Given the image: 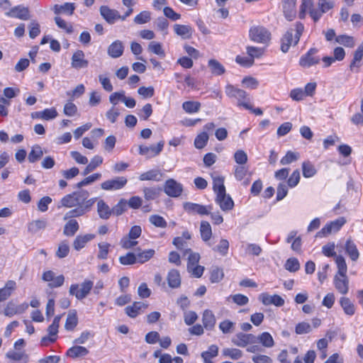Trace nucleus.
I'll list each match as a JSON object with an SVG mask.
<instances>
[{
	"mask_svg": "<svg viewBox=\"0 0 363 363\" xmlns=\"http://www.w3.org/2000/svg\"><path fill=\"white\" fill-rule=\"evenodd\" d=\"M6 357L14 361H21L22 363H28L29 359L28 355L24 352H9L6 353Z\"/></svg>",
	"mask_w": 363,
	"mask_h": 363,
	"instance_id": "49",
	"label": "nucleus"
},
{
	"mask_svg": "<svg viewBox=\"0 0 363 363\" xmlns=\"http://www.w3.org/2000/svg\"><path fill=\"white\" fill-rule=\"evenodd\" d=\"M127 179L124 177H118L112 179H108L101 184L104 190L113 191L122 189L127 184Z\"/></svg>",
	"mask_w": 363,
	"mask_h": 363,
	"instance_id": "11",
	"label": "nucleus"
},
{
	"mask_svg": "<svg viewBox=\"0 0 363 363\" xmlns=\"http://www.w3.org/2000/svg\"><path fill=\"white\" fill-rule=\"evenodd\" d=\"M335 40L345 47L353 48L354 46V38L347 35H340L335 38Z\"/></svg>",
	"mask_w": 363,
	"mask_h": 363,
	"instance_id": "53",
	"label": "nucleus"
},
{
	"mask_svg": "<svg viewBox=\"0 0 363 363\" xmlns=\"http://www.w3.org/2000/svg\"><path fill=\"white\" fill-rule=\"evenodd\" d=\"M99 11L103 18L109 24H113L117 20H120L121 15L118 11L108 6H101Z\"/></svg>",
	"mask_w": 363,
	"mask_h": 363,
	"instance_id": "14",
	"label": "nucleus"
},
{
	"mask_svg": "<svg viewBox=\"0 0 363 363\" xmlns=\"http://www.w3.org/2000/svg\"><path fill=\"white\" fill-rule=\"evenodd\" d=\"M95 238L94 234H86L84 235H79L76 237L73 242V247L74 250L79 251L84 248L86 245Z\"/></svg>",
	"mask_w": 363,
	"mask_h": 363,
	"instance_id": "26",
	"label": "nucleus"
},
{
	"mask_svg": "<svg viewBox=\"0 0 363 363\" xmlns=\"http://www.w3.org/2000/svg\"><path fill=\"white\" fill-rule=\"evenodd\" d=\"M124 45L122 41L116 40L113 41L107 49L108 55L112 58H118L123 55Z\"/></svg>",
	"mask_w": 363,
	"mask_h": 363,
	"instance_id": "20",
	"label": "nucleus"
},
{
	"mask_svg": "<svg viewBox=\"0 0 363 363\" xmlns=\"http://www.w3.org/2000/svg\"><path fill=\"white\" fill-rule=\"evenodd\" d=\"M183 208L189 214L197 213L199 215L203 216L208 215L210 213L207 206L199 203L185 202L183 203ZM208 208L211 209V206H208Z\"/></svg>",
	"mask_w": 363,
	"mask_h": 363,
	"instance_id": "12",
	"label": "nucleus"
},
{
	"mask_svg": "<svg viewBox=\"0 0 363 363\" xmlns=\"http://www.w3.org/2000/svg\"><path fill=\"white\" fill-rule=\"evenodd\" d=\"M16 288V283L13 280H9L4 288L0 289V302L8 299Z\"/></svg>",
	"mask_w": 363,
	"mask_h": 363,
	"instance_id": "27",
	"label": "nucleus"
},
{
	"mask_svg": "<svg viewBox=\"0 0 363 363\" xmlns=\"http://www.w3.org/2000/svg\"><path fill=\"white\" fill-rule=\"evenodd\" d=\"M119 262L123 265L134 264L137 262L136 255L133 252H128L123 256H121Z\"/></svg>",
	"mask_w": 363,
	"mask_h": 363,
	"instance_id": "59",
	"label": "nucleus"
},
{
	"mask_svg": "<svg viewBox=\"0 0 363 363\" xmlns=\"http://www.w3.org/2000/svg\"><path fill=\"white\" fill-rule=\"evenodd\" d=\"M200 233L202 240L208 242L211 238L212 230L211 225L207 221H201L200 226Z\"/></svg>",
	"mask_w": 363,
	"mask_h": 363,
	"instance_id": "41",
	"label": "nucleus"
},
{
	"mask_svg": "<svg viewBox=\"0 0 363 363\" xmlns=\"http://www.w3.org/2000/svg\"><path fill=\"white\" fill-rule=\"evenodd\" d=\"M5 15L9 18H16L23 21H27L30 18L28 8L23 5H18L11 8L5 12Z\"/></svg>",
	"mask_w": 363,
	"mask_h": 363,
	"instance_id": "9",
	"label": "nucleus"
},
{
	"mask_svg": "<svg viewBox=\"0 0 363 363\" xmlns=\"http://www.w3.org/2000/svg\"><path fill=\"white\" fill-rule=\"evenodd\" d=\"M62 315H56L54 318L52 324L49 325V327L48 328V332L50 336L57 337L60 322L62 318Z\"/></svg>",
	"mask_w": 363,
	"mask_h": 363,
	"instance_id": "48",
	"label": "nucleus"
},
{
	"mask_svg": "<svg viewBox=\"0 0 363 363\" xmlns=\"http://www.w3.org/2000/svg\"><path fill=\"white\" fill-rule=\"evenodd\" d=\"M94 283L90 280H84L80 285L74 284L70 286L69 293L78 300H82L87 296L93 288Z\"/></svg>",
	"mask_w": 363,
	"mask_h": 363,
	"instance_id": "4",
	"label": "nucleus"
},
{
	"mask_svg": "<svg viewBox=\"0 0 363 363\" xmlns=\"http://www.w3.org/2000/svg\"><path fill=\"white\" fill-rule=\"evenodd\" d=\"M103 163V158L99 155H95L91 160L89 164L84 169L82 174L84 176L87 175L90 172H93L96 167L100 166Z\"/></svg>",
	"mask_w": 363,
	"mask_h": 363,
	"instance_id": "38",
	"label": "nucleus"
},
{
	"mask_svg": "<svg viewBox=\"0 0 363 363\" xmlns=\"http://www.w3.org/2000/svg\"><path fill=\"white\" fill-rule=\"evenodd\" d=\"M149 221L151 224L157 228H166L167 225V221L163 217L159 215H152L149 218Z\"/></svg>",
	"mask_w": 363,
	"mask_h": 363,
	"instance_id": "57",
	"label": "nucleus"
},
{
	"mask_svg": "<svg viewBox=\"0 0 363 363\" xmlns=\"http://www.w3.org/2000/svg\"><path fill=\"white\" fill-rule=\"evenodd\" d=\"M215 201L223 211H230L234 207V202L232 198L226 192L216 196Z\"/></svg>",
	"mask_w": 363,
	"mask_h": 363,
	"instance_id": "16",
	"label": "nucleus"
},
{
	"mask_svg": "<svg viewBox=\"0 0 363 363\" xmlns=\"http://www.w3.org/2000/svg\"><path fill=\"white\" fill-rule=\"evenodd\" d=\"M218 354V347L216 345H211L209 346L207 351H204L201 353V357L203 359L204 363H213L212 359L216 357Z\"/></svg>",
	"mask_w": 363,
	"mask_h": 363,
	"instance_id": "36",
	"label": "nucleus"
},
{
	"mask_svg": "<svg viewBox=\"0 0 363 363\" xmlns=\"http://www.w3.org/2000/svg\"><path fill=\"white\" fill-rule=\"evenodd\" d=\"M77 324L78 318L77 315V311L75 310L69 311L68 312L66 322L65 324V330L69 331L73 330L76 328Z\"/></svg>",
	"mask_w": 363,
	"mask_h": 363,
	"instance_id": "35",
	"label": "nucleus"
},
{
	"mask_svg": "<svg viewBox=\"0 0 363 363\" xmlns=\"http://www.w3.org/2000/svg\"><path fill=\"white\" fill-rule=\"evenodd\" d=\"M72 67L76 69L86 68L89 65V62L85 59L84 52L81 50L75 51L71 58Z\"/></svg>",
	"mask_w": 363,
	"mask_h": 363,
	"instance_id": "13",
	"label": "nucleus"
},
{
	"mask_svg": "<svg viewBox=\"0 0 363 363\" xmlns=\"http://www.w3.org/2000/svg\"><path fill=\"white\" fill-rule=\"evenodd\" d=\"M258 341L265 347H272L274 345L272 336L267 332H264L257 337Z\"/></svg>",
	"mask_w": 363,
	"mask_h": 363,
	"instance_id": "45",
	"label": "nucleus"
},
{
	"mask_svg": "<svg viewBox=\"0 0 363 363\" xmlns=\"http://www.w3.org/2000/svg\"><path fill=\"white\" fill-rule=\"evenodd\" d=\"M89 196L86 191H75L62 198L57 208H72L82 203Z\"/></svg>",
	"mask_w": 363,
	"mask_h": 363,
	"instance_id": "2",
	"label": "nucleus"
},
{
	"mask_svg": "<svg viewBox=\"0 0 363 363\" xmlns=\"http://www.w3.org/2000/svg\"><path fill=\"white\" fill-rule=\"evenodd\" d=\"M164 193L173 198L179 197L183 191V186L174 179H167L164 184Z\"/></svg>",
	"mask_w": 363,
	"mask_h": 363,
	"instance_id": "8",
	"label": "nucleus"
},
{
	"mask_svg": "<svg viewBox=\"0 0 363 363\" xmlns=\"http://www.w3.org/2000/svg\"><path fill=\"white\" fill-rule=\"evenodd\" d=\"M89 350L82 346H73L67 351V355L72 358L84 357L88 354Z\"/></svg>",
	"mask_w": 363,
	"mask_h": 363,
	"instance_id": "37",
	"label": "nucleus"
},
{
	"mask_svg": "<svg viewBox=\"0 0 363 363\" xmlns=\"http://www.w3.org/2000/svg\"><path fill=\"white\" fill-rule=\"evenodd\" d=\"M225 94L230 98L237 99L238 106H243L246 109L252 108V106L245 101L247 99V94L244 90L236 88L231 84H228L225 86Z\"/></svg>",
	"mask_w": 363,
	"mask_h": 363,
	"instance_id": "5",
	"label": "nucleus"
},
{
	"mask_svg": "<svg viewBox=\"0 0 363 363\" xmlns=\"http://www.w3.org/2000/svg\"><path fill=\"white\" fill-rule=\"evenodd\" d=\"M110 246H111V245L107 242L99 243L98 247H99V251L97 255V258L99 259H107Z\"/></svg>",
	"mask_w": 363,
	"mask_h": 363,
	"instance_id": "62",
	"label": "nucleus"
},
{
	"mask_svg": "<svg viewBox=\"0 0 363 363\" xmlns=\"http://www.w3.org/2000/svg\"><path fill=\"white\" fill-rule=\"evenodd\" d=\"M201 106L199 101H187L183 103L182 108L188 113H194L200 110Z\"/></svg>",
	"mask_w": 363,
	"mask_h": 363,
	"instance_id": "42",
	"label": "nucleus"
},
{
	"mask_svg": "<svg viewBox=\"0 0 363 363\" xmlns=\"http://www.w3.org/2000/svg\"><path fill=\"white\" fill-rule=\"evenodd\" d=\"M208 65L211 69V72L214 75H222L225 73V69L218 60L211 59L208 60Z\"/></svg>",
	"mask_w": 363,
	"mask_h": 363,
	"instance_id": "39",
	"label": "nucleus"
},
{
	"mask_svg": "<svg viewBox=\"0 0 363 363\" xmlns=\"http://www.w3.org/2000/svg\"><path fill=\"white\" fill-rule=\"evenodd\" d=\"M363 58V41L354 52L353 60L350 65V69L352 72H357L360 67V62Z\"/></svg>",
	"mask_w": 363,
	"mask_h": 363,
	"instance_id": "23",
	"label": "nucleus"
},
{
	"mask_svg": "<svg viewBox=\"0 0 363 363\" xmlns=\"http://www.w3.org/2000/svg\"><path fill=\"white\" fill-rule=\"evenodd\" d=\"M345 218L344 217H340L337 219L326 224L317 233L316 237L323 238L333 233H336L345 225Z\"/></svg>",
	"mask_w": 363,
	"mask_h": 363,
	"instance_id": "6",
	"label": "nucleus"
},
{
	"mask_svg": "<svg viewBox=\"0 0 363 363\" xmlns=\"http://www.w3.org/2000/svg\"><path fill=\"white\" fill-rule=\"evenodd\" d=\"M345 250L346 253L349 255L352 261H356L359 258V254L354 242L348 239L345 245Z\"/></svg>",
	"mask_w": 363,
	"mask_h": 363,
	"instance_id": "34",
	"label": "nucleus"
},
{
	"mask_svg": "<svg viewBox=\"0 0 363 363\" xmlns=\"http://www.w3.org/2000/svg\"><path fill=\"white\" fill-rule=\"evenodd\" d=\"M223 354L225 357L237 360L242 357V352L237 348H225L223 350Z\"/></svg>",
	"mask_w": 363,
	"mask_h": 363,
	"instance_id": "50",
	"label": "nucleus"
},
{
	"mask_svg": "<svg viewBox=\"0 0 363 363\" xmlns=\"http://www.w3.org/2000/svg\"><path fill=\"white\" fill-rule=\"evenodd\" d=\"M175 33L184 39H189L191 37L192 29L189 26L175 24L174 26Z\"/></svg>",
	"mask_w": 363,
	"mask_h": 363,
	"instance_id": "33",
	"label": "nucleus"
},
{
	"mask_svg": "<svg viewBox=\"0 0 363 363\" xmlns=\"http://www.w3.org/2000/svg\"><path fill=\"white\" fill-rule=\"evenodd\" d=\"M216 321L215 315L211 310L206 309L203 311L202 323L206 330H213L216 325Z\"/></svg>",
	"mask_w": 363,
	"mask_h": 363,
	"instance_id": "28",
	"label": "nucleus"
},
{
	"mask_svg": "<svg viewBox=\"0 0 363 363\" xmlns=\"http://www.w3.org/2000/svg\"><path fill=\"white\" fill-rule=\"evenodd\" d=\"M69 252V247L67 241L64 240L60 243L57 250L56 252V256L59 258H64L67 257Z\"/></svg>",
	"mask_w": 363,
	"mask_h": 363,
	"instance_id": "61",
	"label": "nucleus"
},
{
	"mask_svg": "<svg viewBox=\"0 0 363 363\" xmlns=\"http://www.w3.org/2000/svg\"><path fill=\"white\" fill-rule=\"evenodd\" d=\"M255 340V336L252 334H245L243 333H238L232 339V342L234 345L245 347L250 343H253Z\"/></svg>",
	"mask_w": 363,
	"mask_h": 363,
	"instance_id": "17",
	"label": "nucleus"
},
{
	"mask_svg": "<svg viewBox=\"0 0 363 363\" xmlns=\"http://www.w3.org/2000/svg\"><path fill=\"white\" fill-rule=\"evenodd\" d=\"M79 225L74 219H69L63 229V234L68 237H72L78 231Z\"/></svg>",
	"mask_w": 363,
	"mask_h": 363,
	"instance_id": "32",
	"label": "nucleus"
},
{
	"mask_svg": "<svg viewBox=\"0 0 363 363\" xmlns=\"http://www.w3.org/2000/svg\"><path fill=\"white\" fill-rule=\"evenodd\" d=\"M168 285L172 289H177L181 286V276L178 270L171 269L167 276Z\"/></svg>",
	"mask_w": 363,
	"mask_h": 363,
	"instance_id": "24",
	"label": "nucleus"
},
{
	"mask_svg": "<svg viewBox=\"0 0 363 363\" xmlns=\"http://www.w3.org/2000/svg\"><path fill=\"white\" fill-rule=\"evenodd\" d=\"M334 285L341 294L345 295L349 291V279L347 275L341 277L339 274H335L334 277Z\"/></svg>",
	"mask_w": 363,
	"mask_h": 363,
	"instance_id": "19",
	"label": "nucleus"
},
{
	"mask_svg": "<svg viewBox=\"0 0 363 363\" xmlns=\"http://www.w3.org/2000/svg\"><path fill=\"white\" fill-rule=\"evenodd\" d=\"M101 177V174L100 173H95L92 175H90L86 178H84L81 182H78L76 184V186L79 189L82 188V186H87L99 179H100Z\"/></svg>",
	"mask_w": 363,
	"mask_h": 363,
	"instance_id": "56",
	"label": "nucleus"
},
{
	"mask_svg": "<svg viewBox=\"0 0 363 363\" xmlns=\"http://www.w3.org/2000/svg\"><path fill=\"white\" fill-rule=\"evenodd\" d=\"M335 262L338 269L337 273L341 277L347 275V267L345 258L342 255L336 256Z\"/></svg>",
	"mask_w": 363,
	"mask_h": 363,
	"instance_id": "51",
	"label": "nucleus"
},
{
	"mask_svg": "<svg viewBox=\"0 0 363 363\" xmlns=\"http://www.w3.org/2000/svg\"><path fill=\"white\" fill-rule=\"evenodd\" d=\"M249 38L255 43L267 44L270 41L271 33L266 28L256 26L250 28Z\"/></svg>",
	"mask_w": 363,
	"mask_h": 363,
	"instance_id": "3",
	"label": "nucleus"
},
{
	"mask_svg": "<svg viewBox=\"0 0 363 363\" xmlns=\"http://www.w3.org/2000/svg\"><path fill=\"white\" fill-rule=\"evenodd\" d=\"M148 50L154 54H156L162 57H164L165 56V52L164 50L162 48L161 43L156 42V41H152L148 45Z\"/></svg>",
	"mask_w": 363,
	"mask_h": 363,
	"instance_id": "54",
	"label": "nucleus"
},
{
	"mask_svg": "<svg viewBox=\"0 0 363 363\" xmlns=\"http://www.w3.org/2000/svg\"><path fill=\"white\" fill-rule=\"evenodd\" d=\"M208 135L206 132H202L199 134L194 140V146L197 149L203 148L208 143Z\"/></svg>",
	"mask_w": 363,
	"mask_h": 363,
	"instance_id": "52",
	"label": "nucleus"
},
{
	"mask_svg": "<svg viewBox=\"0 0 363 363\" xmlns=\"http://www.w3.org/2000/svg\"><path fill=\"white\" fill-rule=\"evenodd\" d=\"M43 155V152L40 145L33 147L31 151L28 154V160L30 162L34 163L40 159Z\"/></svg>",
	"mask_w": 363,
	"mask_h": 363,
	"instance_id": "43",
	"label": "nucleus"
},
{
	"mask_svg": "<svg viewBox=\"0 0 363 363\" xmlns=\"http://www.w3.org/2000/svg\"><path fill=\"white\" fill-rule=\"evenodd\" d=\"M164 145L163 140L160 141L156 145L139 146V154L144 155L147 158H151L158 155L162 150Z\"/></svg>",
	"mask_w": 363,
	"mask_h": 363,
	"instance_id": "10",
	"label": "nucleus"
},
{
	"mask_svg": "<svg viewBox=\"0 0 363 363\" xmlns=\"http://www.w3.org/2000/svg\"><path fill=\"white\" fill-rule=\"evenodd\" d=\"M298 158L299 154L298 152L288 151L286 155L281 159L280 163L282 165H286L298 160Z\"/></svg>",
	"mask_w": 363,
	"mask_h": 363,
	"instance_id": "55",
	"label": "nucleus"
},
{
	"mask_svg": "<svg viewBox=\"0 0 363 363\" xmlns=\"http://www.w3.org/2000/svg\"><path fill=\"white\" fill-rule=\"evenodd\" d=\"M228 249L229 242L226 239H222L219 244L213 248L214 251L218 252L223 256H225L228 254Z\"/></svg>",
	"mask_w": 363,
	"mask_h": 363,
	"instance_id": "63",
	"label": "nucleus"
},
{
	"mask_svg": "<svg viewBox=\"0 0 363 363\" xmlns=\"http://www.w3.org/2000/svg\"><path fill=\"white\" fill-rule=\"evenodd\" d=\"M155 251L152 249L144 250L136 254L137 262L143 264L149 261L154 255Z\"/></svg>",
	"mask_w": 363,
	"mask_h": 363,
	"instance_id": "47",
	"label": "nucleus"
},
{
	"mask_svg": "<svg viewBox=\"0 0 363 363\" xmlns=\"http://www.w3.org/2000/svg\"><path fill=\"white\" fill-rule=\"evenodd\" d=\"M163 177L164 174L161 172V170L157 169H153L142 173L139 176V179L140 181L160 182L162 179Z\"/></svg>",
	"mask_w": 363,
	"mask_h": 363,
	"instance_id": "22",
	"label": "nucleus"
},
{
	"mask_svg": "<svg viewBox=\"0 0 363 363\" xmlns=\"http://www.w3.org/2000/svg\"><path fill=\"white\" fill-rule=\"evenodd\" d=\"M213 179V189L216 193V196L221 194L225 191V187L224 186L225 178L223 176L218 174H212Z\"/></svg>",
	"mask_w": 363,
	"mask_h": 363,
	"instance_id": "30",
	"label": "nucleus"
},
{
	"mask_svg": "<svg viewBox=\"0 0 363 363\" xmlns=\"http://www.w3.org/2000/svg\"><path fill=\"white\" fill-rule=\"evenodd\" d=\"M303 176L306 178L313 177L317 171L314 165L310 161L303 162L302 164Z\"/></svg>",
	"mask_w": 363,
	"mask_h": 363,
	"instance_id": "44",
	"label": "nucleus"
},
{
	"mask_svg": "<svg viewBox=\"0 0 363 363\" xmlns=\"http://www.w3.org/2000/svg\"><path fill=\"white\" fill-rule=\"evenodd\" d=\"M259 301L265 306L274 305L280 307L284 304V300L279 295L271 296L267 293H262L259 296Z\"/></svg>",
	"mask_w": 363,
	"mask_h": 363,
	"instance_id": "15",
	"label": "nucleus"
},
{
	"mask_svg": "<svg viewBox=\"0 0 363 363\" xmlns=\"http://www.w3.org/2000/svg\"><path fill=\"white\" fill-rule=\"evenodd\" d=\"M151 19V13L148 11H143L134 18V23L136 24H144Z\"/></svg>",
	"mask_w": 363,
	"mask_h": 363,
	"instance_id": "60",
	"label": "nucleus"
},
{
	"mask_svg": "<svg viewBox=\"0 0 363 363\" xmlns=\"http://www.w3.org/2000/svg\"><path fill=\"white\" fill-rule=\"evenodd\" d=\"M303 29V25L297 22L295 24V28H291L285 33L281 38V50L283 52H287L291 46H295L298 44Z\"/></svg>",
	"mask_w": 363,
	"mask_h": 363,
	"instance_id": "1",
	"label": "nucleus"
},
{
	"mask_svg": "<svg viewBox=\"0 0 363 363\" xmlns=\"http://www.w3.org/2000/svg\"><path fill=\"white\" fill-rule=\"evenodd\" d=\"M82 203H79L76 206L75 208H73L69 211H67L64 216V220L72 219L73 218L82 216L86 213V211L82 206Z\"/></svg>",
	"mask_w": 363,
	"mask_h": 363,
	"instance_id": "40",
	"label": "nucleus"
},
{
	"mask_svg": "<svg viewBox=\"0 0 363 363\" xmlns=\"http://www.w3.org/2000/svg\"><path fill=\"white\" fill-rule=\"evenodd\" d=\"M300 268V264L296 258H289L285 264V269L291 272H295Z\"/></svg>",
	"mask_w": 363,
	"mask_h": 363,
	"instance_id": "64",
	"label": "nucleus"
},
{
	"mask_svg": "<svg viewBox=\"0 0 363 363\" xmlns=\"http://www.w3.org/2000/svg\"><path fill=\"white\" fill-rule=\"evenodd\" d=\"M97 213L100 218L104 220L108 219L113 214L111 208L102 199L99 200L97 202Z\"/></svg>",
	"mask_w": 363,
	"mask_h": 363,
	"instance_id": "29",
	"label": "nucleus"
},
{
	"mask_svg": "<svg viewBox=\"0 0 363 363\" xmlns=\"http://www.w3.org/2000/svg\"><path fill=\"white\" fill-rule=\"evenodd\" d=\"M318 49L311 48L306 54L303 55L299 60V65L303 68H309L318 64L320 57L317 55Z\"/></svg>",
	"mask_w": 363,
	"mask_h": 363,
	"instance_id": "7",
	"label": "nucleus"
},
{
	"mask_svg": "<svg viewBox=\"0 0 363 363\" xmlns=\"http://www.w3.org/2000/svg\"><path fill=\"white\" fill-rule=\"evenodd\" d=\"M339 302L346 315L352 316L355 313V306L349 298L345 296L341 297Z\"/></svg>",
	"mask_w": 363,
	"mask_h": 363,
	"instance_id": "31",
	"label": "nucleus"
},
{
	"mask_svg": "<svg viewBox=\"0 0 363 363\" xmlns=\"http://www.w3.org/2000/svg\"><path fill=\"white\" fill-rule=\"evenodd\" d=\"M48 225L45 218H40L32 220L28 223V231L31 235H35L41 230H44Z\"/></svg>",
	"mask_w": 363,
	"mask_h": 363,
	"instance_id": "18",
	"label": "nucleus"
},
{
	"mask_svg": "<svg viewBox=\"0 0 363 363\" xmlns=\"http://www.w3.org/2000/svg\"><path fill=\"white\" fill-rule=\"evenodd\" d=\"M296 0H282L284 16L288 21H292L296 16Z\"/></svg>",
	"mask_w": 363,
	"mask_h": 363,
	"instance_id": "21",
	"label": "nucleus"
},
{
	"mask_svg": "<svg viewBox=\"0 0 363 363\" xmlns=\"http://www.w3.org/2000/svg\"><path fill=\"white\" fill-rule=\"evenodd\" d=\"M161 189L157 187H145L143 191L144 197L147 201L154 200L160 195Z\"/></svg>",
	"mask_w": 363,
	"mask_h": 363,
	"instance_id": "46",
	"label": "nucleus"
},
{
	"mask_svg": "<svg viewBox=\"0 0 363 363\" xmlns=\"http://www.w3.org/2000/svg\"><path fill=\"white\" fill-rule=\"evenodd\" d=\"M126 210L127 201L123 199H121L118 203L111 208L112 213L117 216L123 214Z\"/></svg>",
	"mask_w": 363,
	"mask_h": 363,
	"instance_id": "58",
	"label": "nucleus"
},
{
	"mask_svg": "<svg viewBox=\"0 0 363 363\" xmlns=\"http://www.w3.org/2000/svg\"><path fill=\"white\" fill-rule=\"evenodd\" d=\"M147 305L143 302L135 301L131 306H128L125 308L126 314L130 318H135L140 311L147 308Z\"/></svg>",
	"mask_w": 363,
	"mask_h": 363,
	"instance_id": "25",
	"label": "nucleus"
}]
</instances>
